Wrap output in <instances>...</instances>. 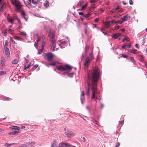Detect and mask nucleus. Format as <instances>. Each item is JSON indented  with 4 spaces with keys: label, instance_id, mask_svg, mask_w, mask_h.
Returning <instances> with one entry per match:
<instances>
[{
    "label": "nucleus",
    "instance_id": "f257e3e1",
    "mask_svg": "<svg viewBox=\"0 0 147 147\" xmlns=\"http://www.w3.org/2000/svg\"><path fill=\"white\" fill-rule=\"evenodd\" d=\"M100 75L99 69L96 67L94 68L92 70L89 71L87 72L88 88L86 91V94L87 96L89 94L91 86L90 83H91L92 92L91 99L95 98L96 94L97 92V82Z\"/></svg>",
    "mask_w": 147,
    "mask_h": 147
},
{
    "label": "nucleus",
    "instance_id": "f03ea898",
    "mask_svg": "<svg viewBox=\"0 0 147 147\" xmlns=\"http://www.w3.org/2000/svg\"><path fill=\"white\" fill-rule=\"evenodd\" d=\"M11 3L13 5H14L16 7L15 9L16 11L18 12L21 7L22 5L21 3L18 0H12Z\"/></svg>",
    "mask_w": 147,
    "mask_h": 147
},
{
    "label": "nucleus",
    "instance_id": "7ed1b4c3",
    "mask_svg": "<svg viewBox=\"0 0 147 147\" xmlns=\"http://www.w3.org/2000/svg\"><path fill=\"white\" fill-rule=\"evenodd\" d=\"M45 56L47 57L48 60L49 61H52L53 58L54 57V55L51 53H48L45 54Z\"/></svg>",
    "mask_w": 147,
    "mask_h": 147
},
{
    "label": "nucleus",
    "instance_id": "20e7f679",
    "mask_svg": "<svg viewBox=\"0 0 147 147\" xmlns=\"http://www.w3.org/2000/svg\"><path fill=\"white\" fill-rule=\"evenodd\" d=\"M65 134L68 138H71L74 135V134L70 131H67L65 132Z\"/></svg>",
    "mask_w": 147,
    "mask_h": 147
},
{
    "label": "nucleus",
    "instance_id": "39448f33",
    "mask_svg": "<svg viewBox=\"0 0 147 147\" xmlns=\"http://www.w3.org/2000/svg\"><path fill=\"white\" fill-rule=\"evenodd\" d=\"M91 61V59L90 58V57H87L84 63V66L86 67L88 66L89 64H90Z\"/></svg>",
    "mask_w": 147,
    "mask_h": 147
},
{
    "label": "nucleus",
    "instance_id": "423d86ee",
    "mask_svg": "<svg viewBox=\"0 0 147 147\" xmlns=\"http://www.w3.org/2000/svg\"><path fill=\"white\" fill-rule=\"evenodd\" d=\"M57 69L61 71H63L65 70V68L64 66L60 65H58L57 66Z\"/></svg>",
    "mask_w": 147,
    "mask_h": 147
},
{
    "label": "nucleus",
    "instance_id": "0eeeda50",
    "mask_svg": "<svg viewBox=\"0 0 147 147\" xmlns=\"http://www.w3.org/2000/svg\"><path fill=\"white\" fill-rule=\"evenodd\" d=\"M121 34L120 33H118L115 34H113L112 37L113 38L115 39H116L119 36H121Z\"/></svg>",
    "mask_w": 147,
    "mask_h": 147
},
{
    "label": "nucleus",
    "instance_id": "6e6552de",
    "mask_svg": "<svg viewBox=\"0 0 147 147\" xmlns=\"http://www.w3.org/2000/svg\"><path fill=\"white\" fill-rule=\"evenodd\" d=\"M84 91H82V94L81 96V100L82 104H83V101L85 100L84 98Z\"/></svg>",
    "mask_w": 147,
    "mask_h": 147
},
{
    "label": "nucleus",
    "instance_id": "1a4fd4ad",
    "mask_svg": "<svg viewBox=\"0 0 147 147\" xmlns=\"http://www.w3.org/2000/svg\"><path fill=\"white\" fill-rule=\"evenodd\" d=\"M130 18V17L129 16H128L127 15L123 16V18L122 19V20L123 22L125 21H127L129 20Z\"/></svg>",
    "mask_w": 147,
    "mask_h": 147
},
{
    "label": "nucleus",
    "instance_id": "9d476101",
    "mask_svg": "<svg viewBox=\"0 0 147 147\" xmlns=\"http://www.w3.org/2000/svg\"><path fill=\"white\" fill-rule=\"evenodd\" d=\"M63 74H65L67 75V76L68 77H73V76L74 74V73H68L67 72H64L63 73Z\"/></svg>",
    "mask_w": 147,
    "mask_h": 147
},
{
    "label": "nucleus",
    "instance_id": "9b49d317",
    "mask_svg": "<svg viewBox=\"0 0 147 147\" xmlns=\"http://www.w3.org/2000/svg\"><path fill=\"white\" fill-rule=\"evenodd\" d=\"M131 47V45H124L121 46L122 48L123 49H125L126 48H129Z\"/></svg>",
    "mask_w": 147,
    "mask_h": 147
},
{
    "label": "nucleus",
    "instance_id": "f8f14e48",
    "mask_svg": "<svg viewBox=\"0 0 147 147\" xmlns=\"http://www.w3.org/2000/svg\"><path fill=\"white\" fill-rule=\"evenodd\" d=\"M57 145L56 142L55 140L53 141L51 144V147H57Z\"/></svg>",
    "mask_w": 147,
    "mask_h": 147
},
{
    "label": "nucleus",
    "instance_id": "ddd939ff",
    "mask_svg": "<svg viewBox=\"0 0 147 147\" xmlns=\"http://www.w3.org/2000/svg\"><path fill=\"white\" fill-rule=\"evenodd\" d=\"M25 14L24 11H23L21 13V17L22 18L24 19L26 21H27V18H26L25 17Z\"/></svg>",
    "mask_w": 147,
    "mask_h": 147
},
{
    "label": "nucleus",
    "instance_id": "4468645a",
    "mask_svg": "<svg viewBox=\"0 0 147 147\" xmlns=\"http://www.w3.org/2000/svg\"><path fill=\"white\" fill-rule=\"evenodd\" d=\"M65 70H70L72 69V67L68 65H65L64 66Z\"/></svg>",
    "mask_w": 147,
    "mask_h": 147
},
{
    "label": "nucleus",
    "instance_id": "2eb2a0df",
    "mask_svg": "<svg viewBox=\"0 0 147 147\" xmlns=\"http://www.w3.org/2000/svg\"><path fill=\"white\" fill-rule=\"evenodd\" d=\"M16 144V143H12L11 144H8L7 143H6L4 144V146L6 147H10L12 146L14 144Z\"/></svg>",
    "mask_w": 147,
    "mask_h": 147
},
{
    "label": "nucleus",
    "instance_id": "dca6fc26",
    "mask_svg": "<svg viewBox=\"0 0 147 147\" xmlns=\"http://www.w3.org/2000/svg\"><path fill=\"white\" fill-rule=\"evenodd\" d=\"M0 4H1V6L0 7V12H2L3 11V9L4 5V3L3 2H1V1L0 2Z\"/></svg>",
    "mask_w": 147,
    "mask_h": 147
},
{
    "label": "nucleus",
    "instance_id": "f3484780",
    "mask_svg": "<svg viewBox=\"0 0 147 147\" xmlns=\"http://www.w3.org/2000/svg\"><path fill=\"white\" fill-rule=\"evenodd\" d=\"M4 51L6 56L7 57H9L10 54L9 50H8V51L7 50Z\"/></svg>",
    "mask_w": 147,
    "mask_h": 147
},
{
    "label": "nucleus",
    "instance_id": "a211bd4d",
    "mask_svg": "<svg viewBox=\"0 0 147 147\" xmlns=\"http://www.w3.org/2000/svg\"><path fill=\"white\" fill-rule=\"evenodd\" d=\"M35 144V142H33L27 143V144L28 145V147H31L34 145Z\"/></svg>",
    "mask_w": 147,
    "mask_h": 147
},
{
    "label": "nucleus",
    "instance_id": "6ab92c4d",
    "mask_svg": "<svg viewBox=\"0 0 147 147\" xmlns=\"http://www.w3.org/2000/svg\"><path fill=\"white\" fill-rule=\"evenodd\" d=\"M71 145L68 143H63V147H71Z\"/></svg>",
    "mask_w": 147,
    "mask_h": 147
},
{
    "label": "nucleus",
    "instance_id": "aec40b11",
    "mask_svg": "<svg viewBox=\"0 0 147 147\" xmlns=\"http://www.w3.org/2000/svg\"><path fill=\"white\" fill-rule=\"evenodd\" d=\"M53 38L51 37L50 39V43L52 44V46H53L55 43V41L53 40Z\"/></svg>",
    "mask_w": 147,
    "mask_h": 147
},
{
    "label": "nucleus",
    "instance_id": "412c9836",
    "mask_svg": "<svg viewBox=\"0 0 147 147\" xmlns=\"http://www.w3.org/2000/svg\"><path fill=\"white\" fill-rule=\"evenodd\" d=\"M137 51V50L135 49H133L131 50H129L128 51L129 53H132L133 54H135L136 53V52Z\"/></svg>",
    "mask_w": 147,
    "mask_h": 147
},
{
    "label": "nucleus",
    "instance_id": "4be33fe9",
    "mask_svg": "<svg viewBox=\"0 0 147 147\" xmlns=\"http://www.w3.org/2000/svg\"><path fill=\"white\" fill-rule=\"evenodd\" d=\"M18 62V60L16 59H15L11 61V63L13 64H16Z\"/></svg>",
    "mask_w": 147,
    "mask_h": 147
},
{
    "label": "nucleus",
    "instance_id": "5701e85b",
    "mask_svg": "<svg viewBox=\"0 0 147 147\" xmlns=\"http://www.w3.org/2000/svg\"><path fill=\"white\" fill-rule=\"evenodd\" d=\"M89 49V47L88 45L86 44V45L85 47V53L86 55H87L88 52V51Z\"/></svg>",
    "mask_w": 147,
    "mask_h": 147
},
{
    "label": "nucleus",
    "instance_id": "b1692460",
    "mask_svg": "<svg viewBox=\"0 0 147 147\" xmlns=\"http://www.w3.org/2000/svg\"><path fill=\"white\" fill-rule=\"evenodd\" d=\"M18 131H12L10 132L8 134L9 135H13L17 133H19Z\"/></svg>",
    "mask_w": 147,
    "mask_h": 147
},
{
    "label": "nucleus",
    "instance_id": "393cba45",
    "mask_svg": "<svg viewBox=\"0 0 147 147\" xmlns=\"http://www.w3.org/2000/svg\"><path fill=\"white\" fill-rule=\"evenodd\" d=\"M7 20H8V21L9 22H10L12 24H13L14 23L13 19L12 18H8V17H7Z\"/></svg>",
    "mask_w": 147,
    "mask_h": 147
},
{
    "label": "nucleus",
    "instance_id": "a878e982",
    "mask_svg": "<svg viewBox=\"0 0 147 147\" xmlns=\"http://www.w3.org/2000/svg\"><path fill=\"white\" fill-rule=\"evenodd\" d=\"M49 5V1H46L44 3V5L45 7H48Z\"/></svg>",
    "mask_w": 147,
    "mask_h": 147
},
{
    "label": "nucleus",
    "instance_id": "bb28decb",
    "mask_svg": "<svg viewBox=\"0 0 147 147\" xmlns=\"http://www.w3.org/2000/svg\"><path fill=\"white\" fill-rule=\"evenodd\" d=\"M104 24L105 25H107L108 26H109L110 24H111V22L106 21L104 23Z\"/></svg>",
    "mask_w": 147,
    "mask_h": 147
},
{
    "label": "nucleus",
    "instance_id": "cd10ccee",
    "mask_svg": "<svg viewBox=\"0 0 147 147\" xmlns=\"http://www.w3.org/2000/svg\"><path fill=\"white\" fill-rule=\"evenodd\" d=\"M19 147H28V145L27 143L25 144H23L20 145Z\"/></svg>",
    "mask_w": 147,
    "mask_h": 147
},
{
    "label": "nucleus",
    "instance_id": "c85d7f7f",
    "mask_svg": "<svg viewBox=\"0 0 147 147\" xmlns=\"http://www.w3.org/2000/svg\"><path fill=\"white\" fill-rule=\"evenodd\" d=\"M117 11V9H113L112 10L110 11V12L112 13L116 12V11Z\"/></svg>",
    "mask_w": 147,
    "mask_h": 147
},
{
    "label": "nucleus",
    "instance_id": "c756f323",
    "mask_svg": "<svg viewBox=\"0 0 147 147\" xmlns=\"http://www.w3.org/2000/svg\"><path fill=\"white\" fill-rule=\"evenodd\" d=\"M43 51V49L42 48L40 49H39L38 51V54H40L42 53V52Z\"/></svg>",
    "mask_w": 147,
    "mask_h": 147
},
{
    "label": "nucleus",
    "instance_id": "7c9ffc66",
    "mask_svg": "<svg viewBox=\"0 0 147 147\" xmlns=\"http://www.w3.org/2000/svg\"><path fill=\"white\" fill-rule=\"evenodd\" d=\"M123 22L122 20H119L116 22L115 23V24H118V23H119L120 24H121Z\"/></svg>",
    "mask_w": 147,
    "mask_h": 147
},
{
    "label": "nucleus",
    "instance_id": "2f4dec72",
    "mask_svg": "<svg viewBox=\"0 0 147 147\" xmlns=\"http://www.w3.org/2000/svg\"><path fill=\"white\" fill-rule=\"evenodd\" d=\"M20 34H21V35H22L23 36H25V37H26V36H27V35L24 32H20Z\"/></svg>",
    "mask_w": 147,
    "mask_h": 147
},
{
    "label": "nucleus",
    "instance_id": "473e14b6",
    "mask_svg": "<svg viewBox=\"0 0 147 147\" xmlns=\"http://www.w3.org/2000/svg\"><path fill=\"white\" fill-rule=\"evenodd\" d=\"M13 17L14 19H15L18 20V22H20V20L18 19L17 16L15 15L13 16Z\"/></svg>",
    "mask_w": 147,
    "mask_h": 147
},
{
    "label": "nucleus",
    "instance_id": "72a5a7b5",
    "mask_svg": "<svg viewBox=\"0 0 147 147\" xmlns=\"http://www.w3.org/2000/svg\"><path fill=\"white\" fill-rule=\"evenodd\" d=\"M6 74V72L4 71H0V76Z\"/></svg>",
    "mask_w": 147,
    "mask_h": 147
},
{
    "label": "nucleus",
    "instance_id": "f704fd0d",
    "mask_svg": "<svg viewBox=\"0 0 147 147\" xmlns=\"http://www.w3.org/2000/svg\"><path fill=\"white\" fill-rule=\"evenodd\" d=\"M1 66L3 67L5 66V62L3 60H1Z\"/></svg>",
    "mask_w": 147,
    "mask_h": 147
},
{
    "label": "nucleus",
    "instance_id": "c9c22d12",
    "mask_svg": "<svg viewBox=\"0 0 147 147\" xmlns=\"http://www.w3.org/2000/svg\"><path fill=\"white\" fill-rule=\"evenodd\" d=\"M8 50H9L8 48L7 47V46L4 45V51H8Z\"/></svg>",
    "mask_w": 147,
    "mask_h": 147
},
{
    "label": "nucleus",
    "instance_id": "e433bc0d",
    "mask_svg": "<svg viewBox=\"0 0 147 147\" xmlns=\"http://www.w3.org/2000/svg\"><path fill=\"white\" fill-rule=\"evenodd\" d=\"M90 15L91 14L90 13H88L84 15V17L86 18H88L89 17Z\"/></svg>",
    "mask_w": 147,
    "mask_h": 147
},
{
    "label": "nucleus",
    "instance_id": "4c0bfd02",
    "mask_svg": "<svg viewBox=\"0 0 147 147\" xmlns=\"http://www.w3.org/2000/svg\"><path fill=\"white\" fill-rule=\"evenodd\" d=\"M31 65V64L30 63L27 66H26V65H25V69H24V70H26V69H28L29 67Z\"/></svg>",
    "mask_w": 147,
    "mask_h": 147
},
{
    "label": "nucleus",
    "instance_id": "58836bf2",
    "mask_svg": "<svg viewBox=\"0 0 147 147\" xmlns=\"http://www.w3.org/2000/svg\"><path fill=\"white\" fill-rule=\"evenodd\" d=\"M87 5L86 4L85 5H84L82 6V9H80V10H82L83 9L85 8L87 6Z\"/></svg>",
    "mask_w": 147,
    "mask_h": 147
},
{
    "label": "nucleus",
    "instance_id": "ea45409f",
    "mask_svg": "<svg viewBox=\"0 0 147 147\" xmlns=\"http://www.w3.org/2000/svg\"><path fill=\"white\" fill-rule=\"evenodd\" d=\"M45 42L44 41H43L42 42V45H41V48H42V49L44 48V46H45Z\"/></svg>",
    "mask_w": 147,
    "mask_h": 147
},
{
    "label": "nucleus",
    "instance_id": "a19ab883",
    "mask_svg": "<svg viewBox=\"0 0 147 147\" xmlns=\"http://www.w3.org/2000/svg\"><path fill=\"white\" fill-rule=\"evenodd\" d=\"M4 100H11V99L10 98L7 97H5L4 98Z\"/></svg>",
    "mask_w": 147,
    "mask_h": 147
},
{
    "label": "nucleus",
    "instance_id": "79ce46f5",
    "mask_svg": "<svg viewBox=\"0 0 147 147\" xmlns=\"http://www.w3.org/2000/svg\"><path fill=\"white\" fill-rule=\"evenodd\" d=\"M130 59L131 61L134 62V63H135L136 62L134 61V58L133 57H131L130 58Z\"/></svg>",
    "mask_w": 147,
    "mask_h": 147
},
{
    "label": "nucleus",
    "instance_id": "37998d69",
    "mask_svg": "<svg viewBox=\"0 0 147 147\" xmlns=\"http://www.w3.org/2000/svg\"><path fill=\"white\" fill-rule=\"evenodd\" d=\"M86 55L85 53L84 54H82V60H84L85 59V56H86Z\"/></svg>",
    "mask_w": 147,
    "mask_h": 147
},
{
    "label": "nucleus",
    "instance_id": "c03bdc74",
    "mask_svg": "<svg viewBox=\"0 0 147 147\" xmlns=\"http://www.w3.org/2000/svg\"><path fill=\"white\" fill-rule=\"evenodd\" d=\"M32 3L33 4H35L38 3L37 1H35L34 0H32Z\"/></svg>",
    "mask_w": 147,
    "mask_h": 147
},
{
    "label": "nucleus",
    "instance_id": "a18cd8bd",
    "mask_svg": "<svg viewBox=\"0 0 147 147\" xmlns=\"http://www.w3.org/2000/svg\"><path fill=\"white\" fill-rule=\"evenodd\" d=\"M121 55L122 56H121V57H123V58H127V56L125 55H124V54H122Z\"/></svg>",
    "mask_w": 147,
    "mask_h": 147
},
{
    "label": "nucleus",
    "instance_id": "49530a36",
    "mask_svg": "<svg viewBox=\"0 0 147 147\" xmlns=\"http://www.w3.org/2000/svg\"><path fill=\"white\" fill-rule=\"evenodd\" d=\"M128 38L127 37H125V38H123L122 40V41L123 42H124L125 40L128 41L129 40H128Z\"/></svg>",
    "mask_w": 147,
    "mask_h": 147
},
{
    "label": "nucleus",
    "instance_id": "de8ad7c7",
    "mask_svg": "<svg viewBox=\"0 0 147 147\" xmlns=\"http://www.w3.org/2000/svg\"><path fill=\"white\" fill-rule=\"evenodd\" d=\"M98 1V0H91L90 1V3H94Z\"/></svg>",
    "mask_w": 147,
    "mask_h": 147
},
{
    "label": "nucleus",
    "instance_id": "09e8293b",
    "mask_svg": "<svg viewBox=\"0 0 147 147\" xmlns=\"http://www.w3.org/2000/svg\"><path fill=\"white\" fill-rule=\"evenodd\" d=\"M97 94H98V92H97V94H96L95 98V99H97V100H98L99 99V96L97 95Z\"/></svg>",
    "mask_w": 147,
    "mask_h": 147
},
{
    "label": "nucleus",
    "instance_id": "8fccbe9b",
    "mask_svg": "<svg viewBox=\"0 0 147 147\" xmlns=\"http://www.w3.org/2000/svg\"><path fill=\"white\" fill-rule=\"evenodd\" d=\"M19 37L18 36H14V37H13V38L14 39H16V40H19Z\"/></svg>",
    "mask_w": 147,
    "mask_h": 147
},
{
    "label": "nucleus",
    "instance_id": "3c124183",
    "mask_svg": "<svg viewBox=\"0 0 147 147\" xmlns=\"http://www.w3.org/2000/svg\"><path fill=\"white\" fill-rule=\"evenodd\" d=\"M51 35H52V36L51 37L54 38L55 37V32H53L52 33Z\"/></svg>",
    "mask_w": 147,
    "mask_h": 147
},
{
    "label": "nucleus",
    "instance_id": "603ef678",
    "mask_svg": "<svg viewBox=\"0 0 147 147\" xmlns=\"http://www.w3.org/2000/svg\"><path fill=\"white\" fill-rule=\"evenodd\" d=\"M90 58L91 59V60L92 59V58L93 57V55L92 53H90Z\"/></svg>",
    "mask_w": 147,
    "mask_h": 147
},
{
    "label": "nucleus",
    "instance_id": "864d4df0",
    "mask_svg": "<svg viewBox=\"0 0 147 147\" xmlns=\"http://www.w3.org/2000/svg\"><path fill=\"white\" fill-rule=\"evenodd\" d=\"M58 147H63V143H61L59 144Z\"/></svg>",
    "mask_w": 147,
    "mask_h": 147
},
{
    "label": "nucleus",
    "instance_id": "5fc2aeb1",
    "mask_svg": "<svg viewBox=\"0 0 147 147\" xmlns=\"http://www.w3.org/2000/svg\"><path fill=\"white\" fill-rule=\"evenodd\" d=\"M41 38V37L40 36L38 37V38L37 40V42H39L40 40V39Z\"/></svg>",
    "mask_w": 147,
    "mask_h": 147
},
{
    "label": "nucleus",
    "instance_id": "6e6d98bb",
    "mask_svg": "<svg viewBox=\"0 0 147 147\" xmlns=\"http://www.w3.org/2000/svg\"><path fill=\"white\" fill-rule=\"evenodd\" d=\"M83 3H84V2L82 1H80V2L79 3V4H80L79 5H80V6H81L82 5V4H83Z\"/></svg>",
    "mask_w": 147,
    "mask_h": 147
},
{
    "label": "nucleus",
    "instance_id": "4d7b16f0",
    "mask_svg": "<svg viewBox=\"0 0 147 147\" xmlns=\"http://www.w3.org/2000/svg\"><path fill=\"white\" fill-rule=\"evenodd\" d=\"M56 65V63L55 62H54L50 64V65L51 66H55Z\"/></svg>",
    "mask_w": 147,
    "mask_h": 147
},
{
    "label": "nucleus",
    "instance_id": "13d9d810",
    "mask_svg": "<svg viewBox=\"0 0 147 147\" xmlns=\"http://www.w3.org/2000/svg\"><path fill=\"white\" fill-rule=\"evenodd\" d=\"M8 41L5 40V43L4 45L7 46L8 44Z\"/></svg>",
    "mask_w": 147,
    "mask_h": 147
},
{
    "label": "nucleus",
    "instance_id": "bf43d9fd",
    "mask_svg": "<svg viewBox=\"0 0 147 147\" xmlns=\"http://www.w3.org/2000/svg\"><path fill=\"white\" fill-rule=\"evenodd\" d=\"M38 44L37 43H35V44H34V47L36 49H37L38 48V47H37Z\"/></svg>",
    "mask_w": 147,
    "mask_h": 147
},
{
    "label": "nucleus",
    "instance_id": "052dcab7",
    "mask_svg": "<svg viewBox=\"0 0 147 147\" xmlns=\"http://www.w3.org/2000/svg\"><path fill=\"white\" fill-rule=\"evenodd\" d=\"M38 66V65H34V67H33V69H36L37 67Z\"/></svg>",
    "mask_w": 147,
    "mask_h": 147
},
{
    "label": "nucleus",
    "instance_id": "680f3d73",
    "mask_svg": "<svg viewBox=\"0 0 147 147\" xmlns=\"http://www.w3.org/2000/svg\"><path fill=\"white\" fill-rule=\"evenodd\" d=\"M129 3L131 5H133V2L132 1V0H129Z\"/></svg>",
    "mask_w": 147,
    "mask_h": 147
},
{
    "label": "nucleus",
    "instance_id": "e2e57ef3",
    "mask_svg": "<svg viewBox=\"0 0 147 147\" xmlns=\"http://www.w3.org/2000/svg\"><path fill=\"white\" fill-rule=\"evenodd\" d=\"M99 19V18H96L95 19L94 21L95 22H98Z\"/></svg>",
    "mask_w": 147,
    "mask_h": 147
},
{
    "label": "nucleus",
    "instance_id": "0e129e2a",
    "mask_svg": "<svg viewBox=\"0 0 147 147\" xmlns=\"http://www.w3.org/2000/svg\"><path fill=\"white\" fill-rule=\"evenodd\" d=\"M84 31L85 34H87V30L86 27L84 28Z\"/></svg>",
    "mask_w": 147,
    "mask_h": 147
},
{
    "label": "nucleus",
    "instance_id": "69168bd1",
    "mask_svg": "<svg viewBox=\"0 0 147 147\" xmlns=\"http://www.w3.org/2000/svg\"><path fill=\"white\" fill-rule=\"evenodd\" d=\"M67 43V42L65 41H63L61 43V44H64V45H65V44H66Z\"/></svg>",
    "mask_w": 147,
    "mask_h": 147
},
{
    "label": "nucleus",
    "instance_id": "338daca9",
    "mask_svg": "<svg viewBox=\"0 0 147 147\" xmlns=\"http://www.w3.org/2000/svg\"><path fill=\"white\" fill-rule=\"evenodd\" d=\"M79 14L80 15L83 16L84 15V13L82 12H79Z\"/></svg>",
    "mask_w": 147,
    "mask_h": 147
},
{
    "label": "nucleus",
    "instance_id": "774afa93",
    "mask_svg": "<svg viewBox=\"0 0 147 147\" xmlns=\"http://www.w3.org/2000/svg\"><path fill=\"white\" fill-rule=\"evenodd\" d=\"M120 27V26H116L115 27L116 29H118Z\"/></svg>",
    "mask_w": 147,
    "mask_h": 147
}]
</instances>
